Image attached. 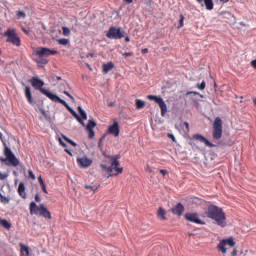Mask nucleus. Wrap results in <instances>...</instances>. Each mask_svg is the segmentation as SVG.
<instances>
[{
	"mask_svg": "<svg viewBox=\"0 0 256 256\" xmlns=\"http://www.w3.org/2000/svg\"><path fill=\"white\" fill-rule=\"evenodd\" d=\"M207 216L209 219H212L216 222L219 227H227V216H225V212H223V208L210 205L208 206Z\"/></svg>",
	"mask_w": 256,
	"mask_h": 256,
	"instance_id": "1",
	"label": "nucleus"
},
{
	"mask_svg": "<svg viewBox=\"0 0 256 256\" xmlns=\"http://www.w3.org/2000/svg\"><path fill=\"white\" fill-rule=\"evenodd\" d=\"M59 53L57 50H53L47 47H38L36 49V58L35 62L37 63L38 67H45L47 63H49V59L47 57H51V55H57Z\"/></svg>",
	"mask_w": 256,
	"mask_h": 256,
	"instance_id": "2",
	"label": "nucleus"
},
{
	"mask_svg": "<svg viewBox=\"0 0 256 256\" xmlns=\"http://www.w3.org/2000/svg\"><path fill=\"white\" fill-rule=\"evenodd\" d=\"M4 145V155L6 158L0 157V161L2 163H5L9 167H18L20 161L17 156H15V153L7 146V143L3 142Z\"/></svg>",
	"mask_w": 256,
	"mask_h": 256,
	"instance_id": "3",
	"label": "nucleus"
},
{
	"mask_svg": "<svg viewBox=\"0 0 256 256\" xmlns=\"http://www.w3.org/2000/svg\"><path fill=\"white\" fill-rule=\"evenodd\" d=\"M30 215H40V217H44V219H51V212L45 207L44 204H40L37 206V203L31 202L30 206Z\"/></svg>",
	"mask_w": 256,
	"mask_h": 256,
	"instance_id": "4",
	"label": "nucleus"
},
{
	"mask_svg": "<svg viewBox=\"0 0 256 256\" xmlns=\"http://www.w3.org/2000/svg\"><path fill=\"white\" fill-rule=\"evenodd\" d=\"M30 83L32 87H34V89H37V91H40V93H42V95H45L46 97H48V95L51 93L49 90L43 88L45 82L37 76H33L30 79Z\"/></svg>",
	"mask_w": 256,
	"mask_h": 256,
	"instance_id": "5",
	"label": "nucleus"
},
{
	"mask_svg": "<svg viewBox=\"0 0 256 256\" xmlns=\"http://www.w3.org/2000/svg\"><path fill=\"white\" fill-rule=\"evenodd\" d=\"M4 37H7V43H12L15 47H21V38L17 36L15 29L9 28L5 33Z\"/></svg>",
	"mask_w": 256,
	"mask_h": 256,
	"instance_id": "6",
	"label": "nucleus"
},
{
	"mask_svg": "<svg viewBox=\"0 0 256 256\" xmlns=\"http://www.w3.org/2000/svg\"><path fill=\"white\" fill-rule=\"evenodd\" d=\"M223 137V121L216 117L213 123V139L219 141Z\"/></svg>",
	"mask_w": 256,
	"mask_h": 256,
	"instance_id": "7",
	"label": "nucleus"
},
{
	"mask_svg": "<svg viewBox=\"0 0 256 256\" xmlns=\"http://www.w3.org/2000/svg\"><path fill=\"white\" fill-rule=\"evenodd\" d=\"M106 37L108 39H123V37H125V31H122L121 27L117 28L115 26H112L106 33Z\"/></svg>",
	"mask_w": 256,
	"mask_h": 256,
	"instance_id": "8",
	"label": "nucleus"
},
{
	"mask_svg": "<svg viewBox=\"0 0 256 256\" xmlns=\"http://www.w3.org/2000/svg\"><path fill=\"white\" fill-rule=\"evenodd\" d=\"M148 99L150 101H155V103L159 105L161 109V116L165 117V114L167 113V104L165 103V100H163L160 96L155 95H148Z\"/></svg>",
	"mask_w": 256,
	"mask_h": 256,
	"instance_id": "9",
	"label": "nucleus"
},
{
	"mask_svg": "<svg viewBox=\"0 0 256 256\" xmlns=\"http://www.w3.org/2000/svg\"><path fill=\"white\" fill-rule=\"evenodd\" d=\"M226 245H229V247H235V240H233V238H228V239H223L219 242L217 246L218 251L223 253V255L227 253V248L225 247Z\"/></svg>",
	"mask_w": 256,
	"mask_h": 256,
	"instance_id": "10",
	"label": "nucleus"
},
{
	"mask_svg": "<svg viewBox=\"0 0 256 256\" xmlns=\"http://www.w3.org/2000/svg\"><path fill=\"white\" fill-rule=\"evenodd\" d=\"M184 219H186L187 221H189V223H195L196 225H205V221L201 220V218H199V214L198 213H186L184 216Z\"/></svg>",
	"mask_w": 256,
	"mask_h": 256,
	"instance_id": "11",
	"label": "nucleus"
},
{
	"mask_svg": "<svg viewBox=\"0 0 256 256\" xmlns=\"http://www.w3.org/2000/svg\"><path fill=\"white\" fill-rule=\"evenodd\" d=\"M121 130L119 129V122L117 120L113 121V124L108 127V134L114 135L115 137H119Z\"/></svg>",
	"mask_w": 256,
	"mask_h": 256,
	"instance_id": "12",
	"label": "nucleus"
},
{
	"mask_svg": "<svg viewBox=\"0 0 256 256\" xmlns=\"http://www.w3.org/2000/svg\"><path fill=\"white\" fill-rule=\"evenodd\" d=\"M48 99H51V101H54V103H61V105H63L64 107H66V109H69V104L61 99L59 96H57L56 94H54L53 92H50L48 95H47Z\"/></svg>",
	"mask_w": 256,
	"mask_h": 256,
	"instance_id": "13",
	"label": "nucleus"
},
{
	"mask_svg": "<svg viewBox=\"0 0 256 256\" xmlns=\"http://www.w3.org/2000/svg\"><path fill=\"white\" fill-rule=\"evenodd\" d=\"M93 160L89 159L88 157H81L77 158V164L81 169H87V167H91Z\"/></svg>",
	"mask_w": 256,
	"mask_h": 256,
	"instance_id": "14",
	"label": "nucleus"
},
{
	"mask_svg": "<svg viewBox=\"0 0 256 256\" xmlns=\"http://www.w3.org/2000/svg\"><path fill=\"white\" fill-rule=\"evenodd\" d=\"M192 139H195L196 141H200V143H204L206 147H215V144L211 143L209 139L205 138V136L201 134H194L192 136Z\"/></svg>",
	"mask_w": 256,
	"mask_h": 256,
	"instance_id": "15",
	"label": "nucleus"
},
{
	"mask_svg": "<svg viewBox=\"0 0 256 256\" xmlns=\"http://www.w3.org/2000/svg\"><path fill=\"white\" fill-rule=\"evenodd\" d=\"M171 213L173 215H177V217H181L183 213H185V206L181 202L176 204V207L171 208Z\"/></svg>",
	"mask_w": 256,
	"mask_h": 256,
	"instance_id": "16",
	"label": "nucleus"
},
{
	"mask_svg": "<svg viewBox=\"0 0 256 256\" xmlns=\"http://www.w3.org/2000/svg\"><path fill=\"white\" fill-rule=\"evenodd\" d=\"M197 4L200 5L201 7H205L207 11H213V0H196Z\"/></svg>",
	"mask_w": 256,
	"mask_h": 256,
	"instance_id": "17",
	"label": "nucleus"
},
{
	"mask_svg": "<svg viewBox=\"0 0 256 256\" xmlns=\"http://www.w3.org/2000/svg\"><path fill=\"white\" fill-rule=\"evenodd\" d=\"M18 194L22 199H27V193H25V183L20 182L18 186Z\"/></svg>",
	"mask_w": 256,
	"mask_h": 256,
	"instance_id": "18",
	"label": "nucleus"
},
{
	"mask_svg": "<svg viewBox=\"0 0 256 256\" xmlns=\"http://www.w3.org/2000/svg\"><path fill=\"white\" fill-rule=\"evenodd\" d=\"M67 110L71 113V115H73V117H75V119L78 121V123L82 124V126L85 127V122H83V119H81V116H79V114H77V113L71 108V106L68 107Z\"/></svg>",
	"mask_w": 256,
	"mask_h": 256,
	"instance_id": "19",
	"label": "nucleus"
},
{
	"mask_svg": "<svg viewBox=\"0 0 256 256\" xmlns=\"http://www.w3.org/2000/svg\"><path fill=\"white\" fill-rule=\"evenodd\" d=\"M24 92L26 99H28V103H30V105H33V95L31 94V88L29 86H26Z\"/></svg>",
	"mask_w": 256,
	"mask_h": 256,
	"instance_id": "20",
	"label": "nucleus"
},
{
	"mask_svg": "<svg viewBox=\"0 0 256 256\" xmlns=\"http://www.w3.org/2000/svg\"><path fill=\"white\" fill-rule=\"evenodd\" d=\"M114 67H115V64H113V62L104 63L102 65L103 73L107 74Z\"/></svg>",
	"mask_w": 256,
	"mask_h": 256,
	"instance_id": "21",
	"label": "nucleus"
},
{
	"mask_svg": "<svg viewBox=\"0 0 256 256\" xmlns=\"http://www.w3.org/2000/svg\"><path fill=\"white\" fill-rule=\"evenodd\" d=\"M157 215L159 219H162V221H167V212L165 211V209H163V207H160L158 209Z\"/></svg>",
	"mask_w": 256,
	"mask_h": 256,
	"instance_id": "22",
	"label": "nucleus"
},
{
	"mask_svg": "<svg viewBox=\"0 0 256 256\" xmlns=\"http://www.w3.org/2000/svg\"><path fill=\"white\" fill-rule=\"evenodd\" d=\"M0 225L4 229H7V231H9V229H11V223L5 219H0Z\"/></svg>",
	"mask_w": 256,
	"mask_h": 256,
	"instance_id": "23",
	"label": "nucleus"
},
{
	"mask_svg": "<svg viewBox=\"0 0 256 256\" xmlns=\"http://www.w3.org/2000/svg\"><path fill=\"white\" fill-rule=\"evenodd\" d=\"M95 127H97V122H95L93 119H89L86 125V129H95Z\"/></svg>",
	"mask_w": 256,
	"mask_h": 256,
	"instance_id": "24",
	"label": "nucleus"
},
{
	"mask_svg": "<svg viewBox=\"0 0 256 256\" xmlns=\"http://www.w3.org/2000/svg\"><path fill=\"white\" fill-rule=\"evenodd\" d=\"M78 111H79V113H80V118L82 119V121L84 120H87V112H85L84 110H83V107H81V106H79L78 107Z\"/></svg>",
	"mask_w": 256,
	"mask_h": 256,
	"instance_id": "25",
	"label": "nucleus"
},
{
	"mask_svg": "<svg viewBox=\"0 0 256 256\" xmlns=\"http://www.w3.org/2000/svg\"><path fill=\"white\" fill-rule=\"evenodd\" d=\"M119 159H121V155L117 154L115 156H111V160H112V166L113 165H121L119 163Z\"/></svg>",
	"mask_w": 256,
	"mask_h": 256,
	"instance_id": "26",
	"label": "nucleus"
},
{
	"mask_svg": "<svg viewBox=\"0 0 256 256\" xmlns=\"http://www.w3.org/2000/svg\"><path fill=\"white\" fill-rule=\"evenodd\" d=\"M111 165H113V162ZM112 170L116 171L117 175L123 173V167H119V165H113Z\"/></svg>",
	"mask_w": 256,
	"mask_h": 256,
	"instance_id": "27",
	"label": "nucleus"
},
{
	"mask_svg": "<svg viewBox=\"0 0 256 256\" xmlns=\"http://www.w3.org/2000/svg\"><path fill=\"white\" fill-rule=\"evenodd\" d=\"M21 253H25L26 256H29V246L20 244Z\"/></svg>",
	"mask_w": 256,
	"mask_h": 256,
	"instance_id": "28",
	"label": "nucleus"
},
{
	"mask_svg": "<svg viewBox=\"0 0 256 256\" xmlns=\"http://www.w3.org/2000/svg\"><path fill=\"white\" fill-rule=\"evenodd\" d=\"M143 107H145V101L143 100H136V109H143Z\"/></svg>",
	"mask_w": 256,
	"mask_h": 256,
	"instance_id": "29",
	"label": "nucleus"
},
{
	"mask_svg": "<svg viewBox=\"0 0 256 256\" xmlns=\"http://www.w3.org/2000/svg\"><path fill=\"white\" fill-rule=\"evenodd\" d=\"M62 31H63V35L65 37H69V35H71V30L69 29V27L67 26H63L62 27Z\"/></svg>",
	"mask_w": 256,
	"mask_h": 256,
	"instance_id": "30",
	"label": "nucleus"
},
{
	"mask_svg": "<svg viewBox=\"0 0 256 256\" xmlns=\"http://www.w3.org/2000/svg\"><path fill=\"white\" fill-rule=\"evenodd\" d=\"M64 141H67V143H69L70 145H72V147H77V144L75 143V141L71 140L70 138H68L65 135H62Z\"/></svg>",
	"mask_w": 256,
	"mask_h": 256,
	"instance_id": "31",
	"label": "nucleus"
},
{
	"mask_svg": "<svg viewBox=\"0 0 256 256\" xmlns=\"http://www.w3.org/2000/svg\"><path fill=\"white\" fill-rule=\"evenodd\" d=\"M101 168L104 170V171H107V173H113V167L112 166H107L105 164H102L101 165Z\"/></svg>",
	"mask_w": 256,
	"mask_h": 256,
	"instance_id": "32",
	"label": "nucleus"
},
{
	"mask_svg": "<svg viewBox=\"0 0 256 256\" xmlns=\"http://www.w3.org/2000/svg\"><path fill=\"white\" fill-rule=\"evenodd\" d=\"M184 21H185V17L183 16V14H180L178 29H181V27H184V26H185Z\"/></svg>",
	"mask_w": 256,
	"mask_h": 256,
	"instance_id": "33",
	"label": "nucleus"
},
{
	"mask_svg": "<svg viewBox=\"0 0 256 256\" xmlns=\"http://www.w3.org/2000/svg\"><path fill=\"white\" fill-rule=\"evenodd\" d=\"M59 45H67L69 43V39L61 38L58 40Z\"/></svg>",
	"mask_w": 256,
	"mask_h": 256,
	"instance_id": "34",
	"label": "nucleus"
},
{
	"mask_svg": "<svg viewBox=\"0 0 256 256\" xmlns=\"http://www.w3.org/2000/svg\"><path fill=\"white\" fill-rule=\"evenodd\" d=\"M16 17H18V19H25L26 15L24 11H18L16 13Z\"/></svg>",
	"mask_w": 256,
	"mask_h": 256,
	"instance_id": "35",
	"label": "nucleus"
},
{
	"mask_svg": "<svg viewBox=\"0 0 256 256\" xmlns=\"http://www.w3.org/2000/svg\"><path fill=\"white\" fill-rule=\"evenodd\" d=\"M105 137H107V135L104 134L103 136H101V138L99 139V142H98V147L101 150L103 149L102 143H103Z\"/></svg>",
	"mask_w": 256,
	"mask_h": 256,
	"instance_id": "36",
	"label": "nucleus"
},
{
	"mask_svg": "<svg viewBox=\"0 0 256 256\" xmlns=\"http://www.w3.org/2000/svg\"><path fill=\"white\" fill-rule=\"evenodd\" d=\"M88 131L89 139H93L95 137V131L93 129H86Z\"/></svg>",
	"mask_w": 256,
	"mask_h": 256,
	"instance_id": "37",
	"label": "nucleus"
},
{
	"mask_svg": "<svg viewBox=\"0 0 256 256\" xmlns=\"http://www.w3.org/2000/svg\"><path fill=\"white\" fill-rule=\"evenodd\" d=\"M205 81H202L200 84H197V89H199L200 91H203L205 89Z\"/></svg>",
	"mask_w": 256,
	"mask_h": 256,
	"instance_id": "38",
	"label": "nucleus"
},
{
	"mask_svg": "<svg viewBox=\"0 0 256 256\" xmlns=\"http://www.w3.org/2000/svg\"><path fill=\"white\" fill-rule=\"evenodd\" d=\"M85 189H91V191H93V193H95V191H97V189H99V187L91 186V185H86Z\"/></svg>",
	"mask_w": 256,
	"mask_h": 256,
	"instance_id": "39",
	"label": "nucleus"
},
{
	"mask_svg": "<svg viewBox=\"0 0 256 256\" xmlns=\"http://www.w3.org/2000/svg\"><path fill=\"white\" fill-rule=\"evenodd\" d=\"M63 94L67 95V97H69V99H71V101H75V97H73V95H71L67 90H64Z\"/></svg>",
	"mask_w": 256,
	"mask_h": 256,
	"instance_id": "40",
	"label": "nucleus"
},
{
	"mask_svg": "<svg viewBox=\"0 0 256 256\" xmlns=\"http://www.w3.org/2000/svg\"><path fill=\"white\" fill-rule=\"evenodd\" d=\"M28 176L30 177V179H33V181H35L36 177H35V174L33 173V170H28Z\"/></svg>",
	"mask_w": 256,
	"mask_h": 256,
	"instance_id": "41",
	"label": "nucleus"
},
{
	"mask_svg": "<svg viewBox=\"0 0 256 256\" xmlns=\"http://www.w3.org/2000/svg\"><path fill=\"white\" fill-rule=\"evenodd\" d=\"M186 95H199V97H203V95H201V93L199 92H195V91H190V92H187Z\"/></svg>",
	"mask_w": 256,
	"mask_h": 256,
	"instance_id": "42",
	"label": "nucleus"
},
{
	"mask_svg": "<svg viewBox=\"0 0 256 256\" xmlns=\"http://www.w3.org/2000/svg\"><path fill=\"white\" fill-rule=\"evenodd\" d=\"M168 137H169V139H172L173 143H177V139L175 138V135L169 133Z\"/></svg>",
	"mask_w": 256,
	"mask_h": 256,
	"instance_id": "43",
	"label": "nucleus"
},
{
	"mask_svg": "<svg viewBox=\"0 0 256 256\" xmlns=\"http://www.w3.org/2000/svg\"><path fill=\"white\" fill-rule=\"evenodd\" d=\"M7 179V174H3V172H0V180L5 181Z\"/></svg>",
	"mask_w": 256,
	"mask_h": 256,
	"instance_id": "44",
	"label": "nucleus"
},
{
	"mask_svg": "<svg viewBox=\"0 0 256 256\" xmlns=\"http://www.w3.org/2000/svg\"><path fill=\"white\" fill-rule=\"evenodd\" d=\"M40 186H41L42 191H43L44 193H46V194L49 193V192L47 191V185L41 184Z\"/></svg>",
	"mask_w": 256,
	"mask_h": 256,
	"instance_id": "45",
	"label": "nucleus"
},
{
	"mask_svg": "<svg viewBox=\"0 0 256 256\" xmlns=\"http://www.w3.org/2000/svg\"><path fill=\"white\" fill-rule=\"evenodd\" d=\"M161 175H163L165 177V175H169V171L165 170V169H161L160 170Z\"/></svg>",
	"mask_w": 256,
	"mask_h": 256,
	"instance_id": "46",
	"label": "nucleus"
},
{
	"mask_svg": "<svg viewBox=\"0 0 256 256\" xmlns=\"http://www.w3.org/2000/svg\"><path fill=\"white\" fill-rule=\"evenodd\" d=\"M35 201L36 203H41V196H39V194L35 195Z\"/></svg>",
	"mask_w": 256,
	"mask_h": 256,
	"instance_id": "47",
	"label": "nucleus"
},
{
	"mask_svg": "<svg viewBox=\"0 0 256 256\" xmlns=\"http://www.w3.org/2000/svg\"><path fill=\"white\" fill-rule=\"evenodd\" d=\"M38 183H40V185L45 184V181L43 180V177H41V176L38 177Z\"/></svg>",
	"mask_w": 256,
	"mask_h": 256,
	"instance_id": "48",
	"label": "nucleus"
},
{
	"mask_svg": "<svg viewBox=\"0 0 256 256\" xmlns=\"http://www.w3.org/2000/svg\"><path fill=\"white\" fill-rule=\"evenodd\" d=\"M183 126L185 127L186 131H189V122H183Z\"/></svg>",
	"mask_w": 256,
	"mask_h": 256,
	"instance_id": "49",
	"label": "nucleus"
},
{
	"mask_svg": "<svg viewBox=\"0 0 256 256\" xmlns=\"http://www.w3.org/2000/svg\"><path fill=\"white\" fill-rule=\"evenodd\" d=\"M59 143H60V145H62V147H67V144L65 142H63V140L61 138H59Z\"/></svg>",
	"mask_w": 256,
	"mask_h": 256,
	"instance_id": "50",
	"label": "nucleus"
},
{
	"mask_svg": "<svg viewBox=\"0 0 256 256\" xmlns=\"http://www.w3.org/2000/svg\"><path fill=\"white\" fill-rule=\"evenodd\" d=\"M132 55H133V53H131V52H125L123 54V57H131Z\"/></svg>",
	"mask_w": 256,
	"mask_h": 256,
	"instance_id": "51",
	"label": "nucleus"
},
{
	"mask_svg": "<svg viewBox=\"0 0 256 256\" xmlns=\"http://www.w3.org/2000/svg\"><path fill=\"white\" fill-rule=\"evenodd\" d=\"M65 153H68V155H70V157H73V153L71 152V150L69 149H64Z\"/></svg>",
	"mask_w": 256,
	"mask_h": 256,
	"instance_id": "52",
	"label": "nucleus"
},
{
	"mask_svg": "<svg viewBox=\"0 0 256 256\" xmlns=\"http://www.w3.org/2000/svg\"><path fill=\"white\" fill-rule=\"evenodd\" d=\"M146 171H148V173H153V169H151V166L149 165L146 166Z\"/></svg>",
	"mask_w": 256,
	"mask_h": 256,
	"instance_id": "53",
	"label": "nucleus"
},
{
	"mask_svg": "<svg viewBox=\"0 0 256 256\" xmlns=\"http://www.w3.org/2000/svg\"><path fill=\"white\" fill-rule=\"evenodd\" d=\"M141 53H142V55H146V53H149V49L144 48V49H142Z\"/></svg>",
	"mask_w": 256,
	"mask_h": 256,
	"instance_id": "54",
	"label": "nucleus"
},
{
	"mask_svg": "<svg viewBox=\"0 0 256 256\" xmlns=\"http://www.w3.org/2000/svg\"><path fill=\"white\" fill-rule=\"evenodd\" d=\"M251 65L254 67V69H256V59L251 61Z\"/></svg>",
	"mask_w": 256,
	"mask_h": 256,
	"instance_id": "55",
	"label": "nucleus"
},
{
	"mask_svg": "<svg viewBox=\"0 0 256 256\" xmlns=\"http://www.w3.org/2000/svg\"><path fill=\"white\" fill-rule=\"evenodd\" d=\"M231 256H237V248H234V250L232 251Z\"/></svg>",
	"mask_w": 256,
	"mask_h": 256,
	"instance_id": "56",
	"label": "nucleus"
},
{
	"mask_svg": "<svg viewBox=\"0 0 256 256\" xmlns=\"http://www.w3.org/2000/svg\"><path fill=\"white\" fill-rule=\"evenodd\" d=\"M23 33H25L26 35H29V33H31L29 30H27L26 28L22 29Z\"/></svg>",
	"mask_w": 256,
	"mask_h": 256,
	"instance_id": "57",
	"label": "nucleus"
},
{
	"mask_svg": "<svg viewBox=\"0 0 256 256\" xmlns=\"http://www.w3.org/2000/svg\"><path fill=\"white\" fill-rule=\"evenodd\" d=\"M108 107H115V102H110V103L108 104Z\"/></svg>",
	"mask_w": 256,
	"mask_h": 256,
	"instance_id": "58",
	"label": "nucleus"
},
{
	"mask_svg": "<svg viewBox=\"0 0 256 256\" xmlns=\"http://www.w3.org/2000/svg\"><path fill=\"white\" fill-rule=\"evenodd\" d=\"M1 199H4V201H6L7 203H9V200L7 199V197H3V195H0Z\"/></svg>",
	"mask_w": 256,
	"mask_h": 256,
	"instance_id": "59",
	"label": "nucleus"
},
{
	"mask_svg": "<svg viewBox=\"0 0 256 256\" xmlns=\"http://www.w3.org/2000/svg\"><path fill=\"white\" fill-rule=\"evenodd\" d=\"M125 41H126V43H129V41H131V39L129 38V36H127V37L125 38Z\"/></svg>",
	"mask_w": 256,
	"mask_h": 256,
	"instance_id": "60",
	"label": "nucleus"
},
{
	"mask_svg": "<svg viewBox=\"0 0 256 256\" xmlns=\"http://www.w3.org/2000/svg\"><path fill=\"white\" fill-rule=\"evenodd\" d=\"M124 1L125 3H129V4L133 3V0H124Z\"/></svg>",
	"mask_w": 256,
	"mask_h": 256,
	"instance_id": "61",
	"label": "nucleus"
},
{
	"mask_svg": "<svg viewBox=\"0 0 256 256\" xmlns=\"http://www.w3.org/2000/svg\"><path fill=\"white\" fill-rule=\"evenodd\" d=\"M0 140L3 142V133L0 132Z\"/></svg>",
	"mask_w": 256,
	"mask_h": 256,
	"instance_id": "62",
	"label": "nucleus"
},
{
	"mask_svg": "<svg viewBox=\"0 0 256 256\" xmlns=\"http://www.w3.org/2000/svg\"><path fill=\"white\" fill-rule=\"evenodd\" d=\"M221 3H229V0H220Z\"/></svg>",
	"mask_w": 256,
	"mask_h": 256,
	"instance_id": "63",
	"label": "nucleus"
},
{
	"mask_svg": "<svg viewBox=\"0 0 256 256\" xmlns=\"http://www.w3.org/2000/svg\"><path fill=\"white\" fill-rule=\"evenodd\" d=\"M254 105H255V107H256V98L254 99Z\"/></svg>",
	"mask_w": 256,
	"mask_h": 256,
	"instance_id": "64",
	"label": "nucleus"
}]
</instances>
